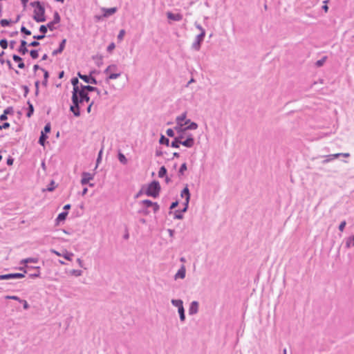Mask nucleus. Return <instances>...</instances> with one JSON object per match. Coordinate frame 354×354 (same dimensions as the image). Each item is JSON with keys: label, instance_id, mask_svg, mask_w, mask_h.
Here are the masks:
<instances>
[{"label": "nucleus", "instance_id": "nucleus-1", "mask_svg": "<svg viewBox=\"0 0 354 354\" xmlns=\"http://www.w3.org/2000/svg\"><path fill=\"white\" fill-rule=\"evenodd\" d=\"M30 5L32 7H35L34 10V15L33 19L37 22H44L46 21V18L44 16L45 14V8L41 4V3L39 1L32 2Z\"/></svg>", "mask_w": 354, "mask_h": 354}, {"label": "nucleus", "instance_id": "nucleus-2", "mask_svg": "<svg viewBox=\"0 0 354 354\" xmlns=\"http://www.w3.org/2000/svg\"><path fill=\"white\" fill-rule=\"evenodd\" d=\"M161 187L158 181L153 180L151 182L145 191L146 195L153 198H157L160 192Z\"/></svg>", "mask_w": 354, "mask_h": 354}, {"label": "nucleus", "instance_id": "nucleus-3", "mask_svg": "<svg viewBox=\"0 0 354 354\" xmlns=\"http://www.w3.org/2000/svg\"><path fill=\"white\" fill-rule=\"evenodd\" d=\"M20 270H23L24 273H10V274H0V280H8V279H21L24 278L25 277V273L27 272L26 270H24V268L21 267L19 268Z\"/></svg>", "mask_w": 354, "mask_h": 354}, {"label": "nucleus", "instance_id": "nucleus-4", "mask_svg": "<svg viewBox=\"0 0 354 354\" xmlns=\"http://www.w3.org/2000/svg\"><path fill=\"white\" fill-rule=\"evenodd\" d=\"M73 105L70 106V111L73 113L75 117L80 115V104L78 102L77 96H72Z\"/></svg>", "mask_w": 354, "mask_h": 354}, {"label": "nucleus", "instance_id": "nucleus-5", "mask_svg": "<svg viewBox=\"0 0 354 354\" xmlns=\"http://www.w3.org/2000/svg\"><path fill=\"white\" fill-rule=\"evenodd\" d=\"M205 36V30H203L202 32L196 36V40L192 44V47L194 50H197V51L200 50L201 44L203 41Z\"/></svg>", "mask_w": 354, "mask_h": 354}, {"label": "nucleus", "instance_id": "nucleus-6", "mask_svg": "<svg viewBox=\"0 0 354 354\" xmlns=\"http://www.w3.org/2000/svg\"><path fill=\"white\" fill-rule=\"evenodd\" d=\"M95 71H91L90 73V75H91L93 73H94ZM77 76L82 80L84 82L88 84H97V81L96 79L91 76H88L86 75H82L80 72L77 73Z\"/></svg>", "mask_w": 354, "mask_h": 354}, {"label": "nucleus", "instance_id": "nucleus-7", "mask_svg": "<svg viewBox=\"0 0 354 354\" xmlns=\"http://www.w3.org/2000/svg\"><path fill=\"white\" fill-rule=\"evenodd\" d=\"M76 96L77 97L78 102L82 104L84 102H88L90 101V97L87 92H84V91L80 90L79 92L76 93Z\"/></svg>", "mask_w": 354, "mask_h": 354}, {"label": "nucleus", "instance_id": "nucleus-8", "mask_svg": "<svg viewBox=\"0 0 354 354\" xmlns=\"http://www.w3.org/2000/svg\"><path fill=\"white\" fill-rule=\"evenodd\" d=\"M180 144L184 147L190 148L192 147L194 145V138L192 134L189 133L186 136V139L185 140H181Z\"/></svg>", "mask_w": 354, "mask_h": 354}, {"label": "nucleus", "instance_id": "nucleus-9", "mask_svg": "<svg viewBox=\"0 0 354 354\" xmlns=\"http://www.w3.org/2000/svg\"><path fill=\"white\" fill-rule=\"evenodd\" d=\"M174 130L176 131L178 136H182V140L186 137L187 134H186V129L184 127V124H176L174 127Z\"/></svg>", "mask_w": 354, "mask_h": 354}, {"label": "nucleus", "instance_id": "nucleus-10", "mask_svg": "<svg viewBox=\"0 0 354 354\" xmlns=\"http://www.w3.org/2000/svg\"><path fill=\"white\" fill-rule=\"evenodd\" d=\"M198 306L199 304L196 301H193L191 302L189 308V314L190 315H196L198 312Z\"/></svg>", "mask_w": 354, "mask_h": 354}, {"label": "nucleus", "instance_id": "nucleus-11", "mask_svg": "<svg viewBox=\"0 0 354 354\" xmlns=\"http://www.w3.org/2000/svg\"><path fill=\"white\" fill-rule=\"evenodd\" d=\"M82 175V180H81V183L83 185L88 183V182L91 180H93V177H94L93 174H90L88 172H83Z\"/></svg>", "mask_w": 354, "mask_h": 354}, {"label": "nucleus", "instance_id": "nucleus-12", "mask_svg": "<svg viewBox=\"0 0 354 354\" xmlns=\"http://www.w3.org/2000/svg\"><path fill=\"white\" fill-rule=\"evenodd\" d=\"M27 46H28V43L25 40H21L20 46L17 49V51L22 55H24L26 53L28 52L27 48Z\"/></svg>", "mask_w": 354, "mask_h": 354}, {"label": "nucleus", "instance_id": "nucleus-13", "mask_svg": "<svg viewBox=\"0 0 354 354\" xmlns=\"http://www.w3.org/2000/svg\"><path fill=\"white\" fill-rule=\"evenodd\" d=\"M167 17L169 19L179 21L183 19V15L180 13H173L171 12H167Z\"/></svg>", "mask_w": 354, "mask_h": 354}, {"label": "nucleus", "instance_id": "nucleus-14", "mask_svg": "<svg viewBox=\"0 0 354 354\" xmlns=\"http://www.w3.org/2000/svg\"><path fill=\"white\" fill-rule=\"evenodd\" d=\"M186 274V269L185 266H182L178 270V272L174 275V279L176 280L178 279H183L185 277Z\"/></svg>", "mask_w": 354, "mask_h": 354}, {"label": "nucleus", "instance_id": "nucleus-15", "mask_svg": "<svg viewBox=\"0 0 354 354\" xmlns=\"http://www.w3.org/2000/svg\"><path fill=\"white\" fill-rule=\"evenodd\" d=\"M66 43V39H62L59 44V47H57V49L53 50L52 53V55L53 56H55L58 54L62 53L65 48Z\"/></svg>", "mask_w": 354, "mask_h": 354}, {"label": "nucleus", "instance_id": "nucleus-16", "mask_svg": "<svg viewBox=\"0 0 354 354\" xmlns=\"http://www.w3.org/2000/svg\"><path fill=\"white\" fill-rule=\"evenodd\" d=\"M71 84L73 86L72 96H76V93L79 92L80 88L78 87L79 80L77 77H73L71 80Z\"/></svg>", "mask_w": 354, "mask_h": 354}, {"label": "nucleus", "instance_id": "nucleus-17", "mask_svg": "<svg viewBox=\"0 0 354 354\" xmlns=\"http://www.w3.org/2000/svg\"><path fill=\"white\" fill-rule=\"evenodd\" d=\"M102 11H103V16L104 17H108L117 12V8H115V7L110 8H102Z\"/></svg>", "mask_w": 354, "mask_h": 354}, {"label": "nucleus", "instance_id": "nucleus-18", "mask_svg": "<svg viewBox=\"0 0 354 354\" xmlns=\"http://www.w3.org/2000/svg\"><path fill=\"white\" fill-rule=\"evenodd\" d=\"M180 196L181 197L185 198L187 203H189L190 192L187 185L181 191Z\"/></svg>", "mask_w": 354, "mask_h": 354}, {"label": "nucleus", "instance_id": "nucleus-19", "mask_svg": "<svg viewBox=\"0 0 354 354\" xmlns=\"http://www.w3.org/2000/svg\"><path fill=\"white\" fill-rule=\"evenodd\" d=\"M12 59L15 62H18L19 68L23 69L25 68V64L23 62V59L20 56L17 55H13Z\"/></svg>", "mask_w": 354, "mask_h": 354}, {"label": "nucleus", "instance_id": "nucleus-20", "mask_svg": "<svg viewBox=\"0 0 354 354\" xmlns=\"http://www.w3.org/2000/svg\"><path fill=\"white\" fill-rule=\"evenodd\" d=\"M182 136H176L174 138V140L171 142V147L173 148H179L181 142Z\"/></svg>", "mask_w": 354, "mask_h": 354}, {"label": "nucleus", "instance_id": "nucleus-21", "mask_svg": "<svg viewBox=\"0 0 354 354\" xmlns=\"http://www.w3.org/2000/svg\"><path fill=\"white\" fill-rule=\"evenodd\" d=\"M324 157L326 158L324 160H322V164H326V163L335 160V158H339V155L334 153V154H330V155L325 156Z\"/></svg>", "mask_w": 354, "mask_h": 354}, {"label": "nucleus", "instance_id": "nucleus-22", "mask_svg": "<svg viewBox=\"0 0 354 354\" xmlns=\"http://www.w3.org/2000/svg\"><path fill=\"white\" fill-rule=\"evenodd\" d=\"M80 90L84 91V92H92L97 91V88L90 85H82Z\"/></svg>", "mask_w": 354, "mask_h": 354}, {"label": "nucleus", "instance_id": "nucleus-23", "mask_svg": "<svg viewBox=\"0 0 354 354\" xmlns=\"http://www.w3.org/2000/svg\"><path fill=\"white\" fill-rule=\"evenodd\" d=\"M345 245L346 248L354 247V235H352L346 239Z\"/></svg>", "mask_w": 354, "mask_h": 354}, {"label": "nucleus", "instance_id": "nucleus-24", "mask_svg": "<svg viewBox=\"0 0 354 354\" xmlns=\"http://www.w3.org/2000/svg\"><path fill=\"white\" fill-rule=\"evenodd\" d=\"M27 104H28V111L26 113V116L28 118H30L34 113V106H33L32 104L29 100L27 102Z\"/></svg>", "mask_w": 354, "mask_h": 354}, {"label": "nucleus", "instance_id": "nucleus-25", "mask_svg": "<svg viewBox=\"0 0 354 354\" xmlns=\"http://www.w3.org/2000/svg\"><path fill=\"white\" fill-rule=\"evenodd\" d=\"M28 268H31V269H34V270H36L37 272H34V273H32V274H29V277L30 278H35V277H39L40 276V272H39V266H35V267H28L27 266Z\"/></svg>", "mask_w": 354, "mask_h": 354}, {"label": "nucleus", "instance_id": "nucleus-26", "mask_svg": "<svg viewBox=\"0 0 354 354\" xmlns=\"http://www.w3.org/2000/svg\"><path fill=\"white\" fill-rule=\"evenodd\" d=\"M171 303L174 306H176L179 309L183 306V301L181 299H171Z\"/></svg>", "mask_w": 354, "mask_h": 354}, {"label": "nucleus", "instance_id": "nucleus-27", "mask_svg": "<svg viewBox=\"0 0 354 354\" xmlns=\"http://www.w3.org/2000/svg\"><path fill=\"white\" fill-rule=\"evenodd\" d=\"M187 117V112L183 113L180 115L178 116L176 119V124H183V122L185 120Z\"/></svg>", "mask_w": 354, "mask_h": 354}, {"label": "nucleus", "instance_id": "nucleus-28", "mask_svg": "<svg viewBox=\"0 0 354 354\" xmlns=\"http://www.w3.org/2000/svg\"><path fill=\"white\" fill-rule=\"evenodd\" d=\"M121 75V73H110L108 77L106 78L105 81L106 83H109V80H115V79H117Z\"/></svg>", "mask_w": 354, "mask_h": 354}, {"label": "nucleus", "instance_id": "nucleus-29", "mask_svg": "<svg viewBox=\"0 0 354 354\" xmlns=\"http://www.w3.org/2000/svg\"><path fill=\"white\" fill-rule=\"evenodd\" d=\"M178 312L179 314L180 320L181 322H184L185 320V308L184 306L178 309Z\"/></svg>", "mask_w": 354, "mask_h": 354}, {"label": "nucleus", "instance_id": "nucleus-30", "mask_svg": "<svg viewBox=\"0 0 354 354\" xmlns=\"http://www.w3.org/2000/svg\"><path fill=\"white\" fill-rule=\"evenodd\" d=\"M47 138H48V136L45 134V133H44V131H41L40 137L39 138V143L41 146H44Z\"/></svg>", "mask_w": 354, "mask_h": 354}, {"label": "nucleus", "instance_id": "nucleus-31", "mask_svg": "<svg viewBox=\"0 0 354 354\" xmlns=\"http://www.w3.org/2000/svg\"><path fill=\"white\" fill-rule=\"evenodd\" d=\"M187 169V163L186 162H184L181 165V166L180 167V169L178 171V174L179 176H183L184 175V172Z\"/></svg>", "mask_w": 354, "mask_h": 354}, {"label": "nucleus", "instance_id": "nucleus-32", "mask_svg": "<svg viewBox=\"0 0 354 354\" xmlns=\"http://www.w3.org/2000/svg\"><path fill=\"white\" fill-rule=\"evenodd\" d=\"M167 170L165 166H162L158 171V177L163 178L167 176Z\"/></svg>", "mask_w": 354, "mask_h": 354}, {"label": "nucleus", "instance_id": "nucleus-33", "mask_svg": "<svg viewBox=\"0 0 354 354\" xmlns=\"http://www.w3.org/2000/svg\"><path fill=\"white\" fill-rule=\"evenodd\" d=\"M67 215H68V212L66 211L62 212H61L60 214H58L56 220L58 222L64 221L66 219Z\"/></svg>", "mask_w": 354, "mask_h": 354}, {"label": "nucleus", "instance_id": "nucleus-34", "mask_svg": "<svg viewBox=\"0 0 354 354\" xmlns=\"http://www.w3.org/2000/svg\"><path fill=\"white\" fill-rule=\"evenodd\" d=\"M159 143L160 145H165L167 146H169V140L167 138H166L164 135H161L160 140H159Z\"/></svg>", "mask_w": 354, "mask_h": 354}, {"label": "nucleus", "instance_id": "nucleus-35", "mask_svg": "<svg viewBox=\"0 0 354 354\" xmlns=\"http://www.w3.org/2000/svg\"><path fill=\"white\" fill-rule=\"evenodd\" d=\"M37 262H38L37 258H27V259L21 260V264H26L28 263H37Z\"/></svg>", "mask_w": 354, "mask_h": 354}, {"label": "nucleus", "instance_id": "nucleus-36", "mask_svg": "<svg viewBox=\"0 0 354 354\" xmlns=\"http://www.w3.org/2000/svg\"><path fill=\"white\" fill-rule=\"evenodd\" d=\"M118 69V66L115 64L109 65L104 71V73L108 74L110 71H115Z\"/></svg>", "mask_w": 354, "mask_h": 354}, {"label": "nucleus", "instance_id": "nucleus-37", "mask_svg": "<svg viewBox=\"0 0 354 354\" xmlns=\"http://www.w3.org/2000/svg\"><path fill=\"white\" fill-rule=\"evenodd\" d=\"M118 160L123 165H126L127 163V158L125 157V156L123 153H122L120 152L118 153Z\"/></svg>", "mask_w": 354, "mask_h": 354}, {"label": "nucleus", "instance_id": "nucleus-38", "mask_svg": "<svg viewBox=\"0 0 354 354\" xmlns=\"http://www.w3.org/2000/svg\"><path fill=\"white\" fill-rule=\"evenodd\" d=\"M60 16L58 12L55 11L53 15V20L52 21L55 24L60 22Z\"/></svg>", "mask_w": 354, "mask_h": 354}, {"label": "nucleus", "instance_id": "nucleus-39", "mask_svg": "<svg viewBox=\"0 0 354 354\" xmlns=\"http://www.w3.org/2000/svg\"><path fill=\"white\" fill-rule=\"evenodd\" d=\"M186 130H195L198 128V124L197 123L194 122H190V124L186 127H185Z\"/></svg>", "mask_w": 354, "mask_h": 354}, {"label": "nucleus", "instance_id": "nucleus-40", "mask_svg": "<svg viewBox=\"0 0 354 354\" xmlns=\"http://www.w3.org/2000/svg\"><path fill=\"white\" fill-rule=\"evenodd\" d=\"M326 59H327L326 56L323 57L321 59H319L316 62L315 66L317 67L322 66L324 65V64L325 63V62L326 61Z\"/></svg>", "mask_w": 354, "mask_h": 354}, {"label": "nucleus", "instance_id": "nucleus-41", "mask_svg": "<svg viewBox=\"0 0 354 354\" xmlns=\"http://www.w3.org/2000/svg\"><path fill=\"white\" fill-rule=\"evenodd\" d=\"M12 21L10 19H3L0 20V25L3 27L9 26Z\"/></svg>", "mask_w": 354, "mask_h": 354}, {"label": "nucleus", "instance_id": "nucleus-42", "mask_svg": "<svg viewBox=\"0 0 354 354\" xmlns=\"http://www.w3.org/2000/svg\"><path fill=\"white\" fill-rule=\"evenodd\" d=\"M56 187L55 183L54 180H51L50 184L47 186L46 190L48 192H53Z\"/></svg>", "mask_w": 354, "mask_h": 354}, {"label": "nucleus", "instance_id": "nucleus-43", "mask_svg": "<svg viewBox=\"0 0 354 354\" xmlns=\"http://www.w3.org/2000/svg\"><path fill=\"white\" fill-rule=\"evenodd\" d=\"M0 46L3 49H6L8 46V42L6 39H2L0 40Z\"/></svg>", "mask_w": 354, "mask_h": 354}, {"label": "nucleus", "instance_id": "nucleus-44", "mask_svg": "<svg viewBox=\"0 0 354 354\" xmlns=\"http://www.w3.org/2000/svg\"><path fill=\"white\" fill-rule=\"evenodd\" d=\"M73 255L74 254L72 252H68L66 251L65 253L62 255V257H64V258L66 260L71 261Z\"/></svg>", "mask_w": 354, "mask_h": 354}, {"label": "nucleus", "instance_id": "nucleus-45", "mask_svg": "<svg viewBox=\"0 0 354 354\" xmlns=\"http://www.w3.org/2000/svg\"><path fill=\"white\" fill-rule=\"evenodd\" d=\"M70 273L72 274V275H74L75 277H80L82 274V271L80 270H71Z\"/></svg>", "mask_w": 354, "mask_h": 354}, {"label": "nucleus", "instance_id": "nucleus-46", "mask_svg": "<svg viewBox=\"0 0 354 354\" xmlns=\"http://www.w3.org/2000/svg\"><path fill=\"white\" fill-rule=\"evenodd\" d=\"M141 203L145 205L147 207H150L153 205V202L150 200L145 199L141 201Z\"/></svg>", "mask_w": 354, "mask_h": 354}, {"label": "nucleus", "instance_id": "nucleus-47", "mask_svg": "<svg viewBox=\"0 0 354 354\" xmlns=\"http://www.w3.org/2000/svg\"><path fill=\"white\" fill-rule=\"evenodd\" d=\"M30 55L32 59H37L39 56L37 50H31L30 51Z\"/></svg>", "mask_w": 354, "mask_h": 354}, {"label": "nucleus", "instance_id": "nucleus-48", "mask_svg": "<svg viewBox=\"0 0 354 354\" xmlns=\"http://www.w3.org/2000/svg\"><path fill=\"white\" fill-rule=\"evenodd\" d=\"M21 32V33H24V35H31V31L28 30L25 26H22L21 27V30H20Z\"/></svg>", "mask_w": 354, "mask_h": 354}, {"label": "nucleus", "instance_id": "nucleus-49", "mask_svg": "<svg viewBox=\"0 0 354 354\" xmlns=\"http://www.w3.org/2000/svg\"><path fill=\"white\" fill-rule=\"evenodd\" d=\"M174 218H176V219H183V215L180 212V210H176L175 212V213H174Z\"/></svg>", "mask_w": 354, "mask_h": 354}, {"label": "nucleus", "instance_id": "nucleus-50", "mask_svg": "<svg viewBox=\"0 0 354 354\" xmlns=\"http://www.w3.org/2000/svg\"><path fill=\"white\" fill-rule=\"evenodd\" d=\"M5 299H12V300H16L19 302H20V301L21 300V299H20L19 297L17 296H15V295H7L5 297Z\"/></svg>", "mask_w": 354, "mask_h": 354}, {"label": "nucleus", "instance_id": "nucleus-51", "mask_svg": "<svg viewBox=\"0 0 354 354\" xmlns=\"http://www.w3.org/2000/svg\"><path fill=\"white\" fill-rule=\"evenodd\" d=\"M48 27L46 25H41L39 27V32L42 33V35H44L47 32Z\"/></svg>", "mask_w": 354, "mask_h": 354}, {"label": "nucleus", "instance_id": "nucleus-52", "mask_svg": "<svg viewBox=\"0 0 354 354\" xmlns=\"http://www.w3.org/2000/svg\"><path fill=\"white\" fill-rule=\"evenodd\" d=\"M50 129H51L50 124L48 123L44 126V130L42 131H44V133H45V134L46 135V133H48L50 131Z\"/></svg>", "mask_w": 354, "mask_h": 354}, {"label": "nucleus", "instance_id": "nucleus-53", "mask_svg": "<svg viewBox=\"0 0 354 354\" xmlns=\"http://www.w3.org/2000/svg\"><path fill=\"white\" fill-rule=\"evenodd\" d=\"M3 113L6 115L12 114L14 113L13 108L12 106H8L3 111Z\"/></svg>", "mask_w": 354, "mask_h": 354}, {"label": "nucleus", "instance_id": "nucleus-54", "mask_svg": "<svg viewBox=\"0 0 354 354\" xmlns=\"http://www.w3.org/2000/svg\"><path fill=\"white\" fill-rule=\"evenodd\" d=\"M174 131H175V130H174V129H168L167 130V131H166V133H167V135L169 137L172 138V137H174V136H175Z\"/></svg>", "mask_w": 354, "mask_h": 354}, {"label": "nucleus", "instance_id": "nucleus-55", "mask_svg": "<svg viewBox=\"0 0 354 354\" xmlns=\"http://www.w3.org/2000/svg\"><path fill=\"white\" fill-rule=\"evenodd\" d=\"M346 225V221H342V222L340 223L339 225V227H338L339 230L340 232H343V231H344V227H345Z\"/></svg>", "mask_w": 354, "mask_h": 354}, {"label": "nucleus", "instance_id": "nucleus-56", "mask_svg": "<svg viewBox=\"0 0 354 354\" xmlns=\"http://www.w3.org/2000/svg\"><path fill=\"white\" fill-rule=\"evenodd\" d=\"M124 34H125V31L124 30H120V32H119V34L118 35V40H122L124 36Z\"/></svg>", "mask_w": 354, "mask_h": 354}, {"label": "nucleus", "instance_id": "nucleus-57", "mask_svg": "<svg viewBox=\"0 0 354 354\" xmlns=\"http://www.w3.org/2000/svg\"><path fill=\"white\" fill-rule=\"evenodd\" d=\"M46 26L50 30H54L55 29V27L54 26L55 24L52 21L48 23Z\"/></svg>", "mask_w": 354, "mask_h": 354}, {"label": "nucleus", "instance_id": "nucleus-58", "mask_svg": "<svg viewBox=\"0 0 354 354\" xmlns=\"http://www.w3.org/2000/svg\"><path fill=\"white\" fill-rule=\"evenodd\" d=\"M151 207H153V210L154 213L158 212L160 209V206L157 203H153V205Z\"/></svg>", "mask_w": 354, "mask_h": 354}, {"label": "nucleus", "instance_id": "nucleus-59", "mask_svg": "<svg viewBox=\"0 0 354 354\" xmlns=\"http://www.w3.org/2000/svg\"><path fill=\"white\" fill-rule=\"evenodd\" d=\"M19 303L23 304V307L25 310H27L29 308V304L26 300L21 299Z\"/></svg>", "mask_w": 354, "mask_h": 354}, {"label": "nucleus", "instance_id": "nucleus-60", "mask_svg": "<svg viewBox=\"0 0 354 354\" xmlns=\"http://www.w3.org/2000/svg\"><path fill=\"white\" fill-rule=\"evenodd\" d=\"M45 37V35H35L33 36V39H36V40H41L43 39Z\"/></svg>", "mask_w": 354, "mask_h": 354}, {"label": "nucleus", "instance_id": "nucleus-61", "mask_svg": "<svg viewBox=\"0 0 354 354\" xmlns=\"http://www.w3.org/2000/svg\"><path fill=\"white\" fill-rule=\"evenodd\" d=\"M115 44L114 43H111L108 47H107V51L108 52H111L114 48H115Z\"/></svg>", "mask_w": 354, "mask_h": 354}, {"label": "nucleus", "instance_id": "nucleus-62", "mask_svg": "<svg viewBox=\"0 0 354 354\" xmlns=\"http://www.w3.org/2000/svg\"><path fill=\"white\" fill-rule=\"evenodd\" d=\"M22 88H23V89H24V97H26V96H27V95H28V93H29V88H28V86H26V85L22 86Z\"/></svg>", "mask_w": 354, "mask_h": 354}, {"label": "nucleus", "instance_id": "nucleus-63", "mask_svg": "<svg viewBox=\"0 0 354 354\" xmlns=\"http://www.w3.org/2000/svg\"><path fill=\"white\" fill-rule=\"evenodd\" d=\"M39 44H39V41H33L30 42V43L28 44V46H32V47H37V46H39Z\"/></svg>", "mask_w": 354, "mask_h": 354}, {"label": "nucleus", "instance_id": "nucleus-64", "mask_svg": "<svg viewBox=\"0 0 354 354\" xmlns=\"http://www.w3.org/2000/svg\"><path fill=\"white\" fill-rule=\"evenodd\" d=\"M41 70L44 72V79H48L49 77V73L47 71H46L44 68H41Z\"/></svg>", "mask_w": 354, "mask_h": 354}]
</instances>
